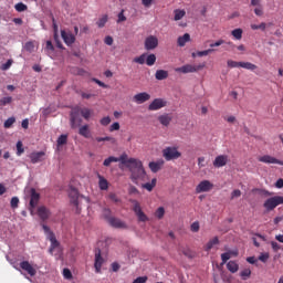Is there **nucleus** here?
Instances as JSON below:
<instances>
[{
  "label": "nucleus",
  "instance_id": "c03bdc74",
  "mask_svg": "<svg viewBox=\"0 0 283 283\" xmlns=\"http://www.w3.org/2000/svg\"><path fill=\"white\" fill-rule=\"evenodd\" d=\"M17 123V118L14 117H9L6 122H4V128L6 129H10V127H12V124Z\"/></svg>",
  "mask_w": 283,
  "mask_h": 283
},
{
  "label": "nucleus",
  "instance_id": "4be33fe9",
  "mask_svg": "<svg viewBox=\"0 0 283 283\" xmlns=\"http://www.w3.org/2000/svg\"><path fill=\"white\" fill-rule=\"evenodd\" d=\"M48 240H50V242H51L49 252L52 255L54 253V251H56V249H59V247H61V243L59 242V240H56V235L54 233H51V235Z\"/></svg>",
  "mask_w": 283,
  "mask_h": 283
},
{
  "label": "nucleus",
  "instance_id": "473e14b6",
  "mask_svg": "<svg viewBox=\"0 0 283 283\" xmlns=\"http://www.w3.org/2000/svg\"><path fill=\"white\" fill-rule=\"evenodd\" d=\"M156 63V54L151 53L146 57V65L151 67V65H155Z\"/></svg>",
  "mask_w": 283,
  "mask_h": 283
},
{
  "label": "nucleus",
  "instance_id": "774afa93",
  "mask_svg": "<svg viewBox=\"0 0 283 283\" xmlns=\"http://www.w3.org/2000/svg\"><path fill=\"white\" fill-rule=\"evenodd\" d=\"M259 260L260 262H266L269 260V253H261Z\"/></svg>",
  "mask_w": 283,
  "mask_h": 283
},
{
  "label": "nucleus",
  "instance_id": "9d476101",
  "mask_svg": "<svg viewBox=\"0 0 283 283\" xmlns=\"http://www.w3.org/2000/svg\"><path fill=\"white\" fill-rule=\"evenodd\" d=\"M61 38L65 45H74V43H76V36L70 31L61 30Z\"/></svg>",
  "mask_w": 283,
  "mask_h": 283
},
{
  "label": "nucleus",
  "instance_id": "f3484780",
  "mask_svg": "<svg viewBox=\"0 0 283 283\" xmlns=\"http://www.w3.org/2000/svg\"><path fill=\"white\" fill-rule=\"evenodd\" d=\"M41 200V195L36 192L35 189H31V199H30V208L36 209L39 201Z\"/></svg>",
  "mask_w": 283,
  "mask_h": 283
},
{
  "label": "nucleus",
  "instance_id": "e433bc0d",
  "mask_svg": "<svg viewBox=\"0 0 283 283\" xmlns=\"http://www.w3.org/2000/svg\"><path fill=\"white\" fill-rule=\"evenodd\" d=\"M103 216L107 222L114 218L112 217V210L109 208H104Z\"/></svg>",
  "mask_w": 283,
  "mask_h": 283
},
{
  "label": "nucleus",
  "instance_id": "052dcab7",
  "mask_svg": "<svg viewBox=\"0 0 283 283\" xmlns=\"http://www.w3.org/2000/svg\"><path fill=\"white\" fill-rule=\"evenodd\" d=\"M108 198H109V200H112V202H115V203L120 202V199H119L118 196H116V193H114V192H111V193L108 195Z\"/></svg>",
  "mask_w": 283,
  "mask_h": 283
},
{
  "label": "nucleus",
  "instance_id": "49530a36",
  "mask_svg": "<svg viewBox=\"0 0 283 283\" xmlns=\"http://www.w3.org/2000/svg\"><path fill=\"white\" fill-rule=\"evenodd\" d=\"M12 63H14L13 60H8L4 64L0 66V69L2 70V72H6L9 67H12Z\"/></svg>",
  "mask_w": 283,
  "mask_h": 283
},
{
  "label": "nucleus",
  "instance_id": "4c0bfd02",
  "mask_svg": "<svg viewBox=\"0 0 283 283\" xmlns=\"http://www.w3.org/2000/svg\"><path fill=\"white\" fill-rule=\"evenodd\" d=\"M242 29H234L232 30L231 34L234 36V39H237V41H240V39H242Z\"/></svg>",
  "mask_w": 283,
  "mask_h": 283
},
{
  "label": "nucleus",
  "instance_id": "338daca9",
  "mask_svg": "<svg viewBox=\"0 0 283 283\" xmlns=\"http://www.w3.org/2000/svg\"><path fill=\"white\" fill-rule=\"evenodd\" d=\"M240 196H242V191H240L239 189L233 190L231 193V200H233L234 198H240Z\"/></svg>",
  "mask_w": 283,
  "mask_h": 283
},
{
  "label": "nucleus",
  "instance_id": "09e8293b",
  "mask_svg": "<svg viewBox=\"0 0 283 283\" xmlns=\"http://www.w3.org/2000/svg\"><path fill=\"white\" fill-rule=\"evenodd\" d=\"M24 151H25V149H23V143L18 142L17 143V156H21Z\"/></svg>",
  "mask_w": 283,
  "mask_h": 283
},
{
  "label": "nucleus",
  "instance_id": "393cba45",
  "mask_svg": "<svg viewBox=\"0 0 283 283\" xmlns=\"http://www.w3.org/2000/svg\"><path fill=\"white\" fill-rule=\"evenodd\" d=\"M98 187L101 189V191H107V189H109V182L107 181V179H105V177L98 175Z\"/></svg>",
  "mask_w": 283,
  "mask_h": 283
},
{
  "label": "nucleus",
  "instance_id": "5701e85b",
  "mask_svg": "<svg viewBox=\"0 0 283 283\" xmlns=\"http://www.w3.org/2000/svg\"><path fill=\"white\" fill-rule=\"evenodd\" d=\"M158 120L160 125H163L164 127H169V125L171 124L172 117L169 114H164L158 117Z\"/></svg>",
  "mask_w": 283,
  "mask_h": 283
},
{
  "label": "nucleus",
  "instance_id": "5fc2aeb1",
  "mask_svg": "<svg viewBox=\"0 0 283 283\" xmlns=\"http://www.w3.org/2000/svg\"><path fill=\"white\" fill-rule=\"evenodd\" d=\"M241 64L242 62H235L233 60H228L227 62L228 67H240Z\"/></svg>",
  "mask_w": 283,
  "mask_h": 283
},
{
  "label": "nucleus",
  "instance_id": "4d7b16f0",
  "mask_svg": "<svg viewBox=\"0 0 283 283\" xmlns=\"http://www.w3.org/2000/svg\"><path fill=\"white\" fill-rule=\"evenodd\" d=\"M10 205H11V209H18L19 208V199H18V197L11 198Z\"/></svg>",
  "mask_w": 283,
  "mask_h": 283
},
{
  "label": "nucleus",
  "instance_id": "a19ab883",
  "mask_svg": "<svg viewBox=\"0 0 283 283\" xmlns=\"http://www.w3.org/2000/svg\"><path fill=\"white\" fill-rule=\"evenodd\" d=\"M10 103H12V97L10 96L0 98L1 107H6V105H10Z\"/></svg>",
  "mask_w": 283,
  "mask_h": 283
},
{
  "label": "nucleus",
  "instance_id": "13d9d810",
  "mask_svg": "<svg viewBox=\"0 0 283 283\" xmlns=\"http://www.w3.org/2000/svg\"><path fill=\"white\" fill-rule=\"evenodd\" d=\"M63 276L65 280H72V271H70V269L65 268L63 270Z\"/></svg>",
  "mask_w": 283,
  "mask_h": 283
},
{
  "label": "nucleus",
  "instance_id": "cd10ccee",
  "mask_svg": "<svg viewBox=\"0 0 283 283\" xmlns=\"http://www.w3.org/2000/svg\"><path fill=\"white\" fill-rule=\"evenodd\" d=\"M156 182H158V180L156 178H153L151 182L143 184L142 187L143 189H146V191H154V188L156 187Z\"/></svg>",
  "mask_w": 283,
  "mask_h": 283
},
{
  "label": "nucleus",
  "instance_id": "72a5a7b5",
  "mask_svg": "<svg viewBox=\"0 0 283 283\" xmlns=\"http://www.w3.org/2000/svg\"><path fill=\"white\" fill-rule=\"evenodd\" d=\"M174 12H175V21H180V19H182L185 14H187L185 10H180V9H176Z\"/></svg>",
  "mask_w": 283,
  "mask_h": 283
},
{
  "label": "nucleus",
  "instance_id": "b1692460",
  "mask_svg": "<svg viewBox=\"0 0 283 283\" xmlns=\"http://www.w3.org/2000/svg\"><path fill=\"white\" fill-rule=\"evenodd\" d=\"M190 41H191V35L189 33H185L182 36L178 38L177 43L179 48H185V45H187V43H189Z\"/></svg>",
  "mask_w": 283,
  "mask_h": 283
},
{
  "label": "nucleus",
  "instance_id": "ddd939ff",
  "mask_svg": "<svg viewBox=\"0 0 283 283\" xmlns=\"http://www.w3.org/2000/svg\"><path fill=\"white\" fill-rule=\"evenodd\" d=\"M20 269L22 271H25L31 277H34L36 275V269L30 264V261H22L20 262Z\"/></svg>",
  "mask_w": 283,
  "mask_h": 283
},
{
  "label": "nucleus",
  "instance_id": "412c9836",
  "mask_svg": "<svg viewBox=\"0 0 283 283\" xmlns=\"http://www.w3.org/2000/svg\"><path fill=\"white\" fill-rule=\"evenodd\" d=\"M38 216L45 222L52 216V212L46 207L42 206L38 208Z\"/></svg>",
  "mask_w": 283,
  "mask_h": 283
},
{
  "label": "nucleus",
  "instance_id": "bf43d9fd",
  "mask_svg": "<svg viewBox=\"0 0 283 283\" xmlns=\"http://www.w3.org/2000/svg\"><path fill=\"white\" fill-rule=\"evenodd\" d=\"M240 275L243 280H245L247 277H251V270L245 269V270L241 271Z\"/></svg>",
  "mask_w": 283,
  "mask_h": 283
},
{
  "label": "nucleus",
  "instance_id": "bb28decb",
  "mask_svg": "<svg viewBox=\"0 0 283 283\" xmlns=\"http://www.w3.org/2000/svg\"><path fill=\"white\" fill-rule=\"evenodd\" d=\"M216 244H220V239L218 237H214L206 244L205 251H211Z\"/></svg>",
  "mask_w": 283,
  "mask_h": 283
},
{
  "label": "nucleus",
  "instance_id": "c9c22d12",
  "mask_svg": "<svg viewBox=\"0 0 283 283\" xmlns=\"http://www.w3.org/2000/svg\"><path fill=\"white\" fill-rule=\"evenodd\" d=\"M146 59H147V54L144 53L140 56L135 57L133 61L134 63H138L139 65H145Z\"/></svg>",
  "mask_w": 283,
  "mask_h": 283
},
{
  "label": "nucleus",
  "instance_id": "3c124183",
  "mask_svg": "<svg viewBox=\"0 0 283 283\" xmlns=\"http://www.w3.org/2000/svg\"><path fill=\"white\" fill-rule=\"evenodd\" d=\"M190 230L192 231V233H198L200 231V223L198 221H195L190 226Z\"/></svg>",
  "mask_w": 283,
  "mask_h": 283
},
{
  "label": "nucleus",
  "instance_id": "f8f14e48",
  "mask_svg": "<svg viewBox=\"0 0 283 283\" xmlns=\"http://www.w3.org/2000/svg\"><path fill=\"white\" fill-rule=\"evenodd\" d=\"M104 262H105V260L101 255V249H96L95 250V263H94L95 273H101V269H103Z\"/></svg>",
  "mask_w": 283,
  "mask_h": 283
},
{
  "label": "nucleus",
  "instance_id": "c756f323",
  "mask_svg": "<svg viewBox=\"0 0 283 283\" xmlns=\"http://www.w3.org/2000/svg\"><path fill=\"white\" fill-rule=\"evenodd\" d=\"M78 134L84 138H90V125L81 126L78 129Z\"/></svg>",
  "mask_w": 283,
  "mask_h": 283
},
{
  "label": "nucleus",
  "instance_id": "2eb2a0df",
  "mask_svg": "<svg viewBox=\"0 0 283 283\" xmlns=\"http://www.w3.org/2000/svg\"><path fill=\"white\" fill-rule=\"evenodd\" d=\"M227 163H229V156L219 155L213 160V167L220 169V167H226Z\"/></svg>",
  "mask_w": 283,
  "mask_h": 283
},
{
  "label": "nucleus",
  "instance_id": "6ab92c4d",
  "mask_svg": "<svg viewBox=\"0 0 283 283\" xmlns=\"http://www.w3.org/2000/svg\"><path fill=\"white\" fill-rule=\"evenodd\" d=\"M71 129H76L77 127H81V123H83V119L78 118V114L76 112H71Z\"/></svg>",
  "mask_w": 283,
  "mask_h": 283
},
{
  "label": "nucleus",
  "instance_id": "20e7f679",
  "mask_svg": "<svg viewBox=\"0 0 283 283\" xmlns=\"http://www.w3.org/2000/svg\"><path fill=\"white\" fill-rule=\"evenodd\" d=\"M130 202L133 205V211L135 213V216L137 217L139 222H148L149 221V217H147V214H145V212H143V208H140V202H138V200L136 199H130Z\"/></svg>",
  "mask_w": 283,
  "mask_h": 283
},
{
  "label": "nucleus",
  "instance_id": "2f4dec72",
  "mask_svg": "<svg viewBox=\"0 0 283 283\" xmlns=\"http://www.w3.org/2000/svg\"><path fill=\"white\" fill-rule=\"evenodd\" d=\"M81 116H83V118H85V120H90V117L92 116V109L90 108H82L80 111Z\"/></svg>",
  "mask_w": 283,
  "mask_h": 283
},
{
  "label": "nucleus",
  "instance_id": "6e6d98bb",
  "mask_svg": "<svg viewBox=\"0 0 283 283\" xmlns=\"http://www.w3.org/2000/svg\"><path fill=\"white\" fill-rule=\"evenodd\" d=\"M45 50L49 54H52V52H54V44H52V41H46Z\"/></svg>",
  "mask_w": 283,
  "mask_h": 283
},
{
  "label": "nucleus",
  "instance_id": "ea45409f",
  "mask_svg": "<svg viewBox=\"0 0 283 283\" xmlns=\"http://www.w3.org/2000/svg\"><path fill=\"white\" fill-rule=\"evenodd\" d=\"M63 145H67V135H61L57 138V147H61Z\"/></svg>",
  "mask_w": 283,
  "mask_h": 283
},
{
  "label": "nucleus",
  "instance_id": "79ce46f5",
  "mask_svg": "<svg viewBox=\"0 0 283 283\" xmlns=\"http://www.w3.org/2000/svg\"><path fill=\"white\" fill-rule=\"evenodd\" d=\"M17 12H25L28 10V6L23 4V2H19L14 6Z\"/></svg>",
  "mask_w": 283,
  "mask_h": 283
},
{
  "label": "nucleus",
  "instance_id": "a878e982",
  "mask_svg": "<svg viewBox=\"0 0 283 283\" xmlns=\"http://www.w3.org/2000/svg\"><path fill=\"white\" fill-rule=\"evenodd\" d=\"M169 77V72L165 71V70H157L155 73V78L157 81H165V78Z\"/></svg>",
  "mask_w": 283,
  "mask_h": 283
},
{
  "label": "nucleus",
  "instance_id": "f03ea898",
  "mask_svg": "<svg viewBox=\"0 0 283 283\" xmlns=\"http://www.w3.org/2000/svg\"><path fill=\"white\" fill-rule=\"evenodd\" d=\"M182 156V153L178 150L176 146H168L163 150V157L165 160H178Z\"/></svg>",
  "mask_w": 283,
  "mask_h": 283
},
{
  "label": "nucleus",
  "instance_id": "f257e3e1",
  "mask_svg": "<svg viewBox=\"0 0 283 283\" xmlns=\"http://www.w3.org/2000/svg\"><path fill=\"white\" fill-rule=\"evenodd\" d=\"M112 163H120L122 165H125L128 171H130V180L135 185H138V180L145 181V178H147L143 161L136 158H129L127 153H123L119 157L111 156L104 160L103 165L104 167H109Z\"/></svg>",
  "mask_w": 283,
  "mask_h": 283
},
{
  "label": "nucleus",
  "instance_id": "aec40b11",
  "mask_svg": "<svg viewBox=\"0 0 283 283\" xmlns=\"http://www.w3.org/2000/svg\"><path fill=\"white\" fill-rule=\"evenodd\" d=\"M108 224H111V227H114V229H127V223L115 217L109 219Z\"/></svg>",
  "mask_w": 283,
  "mask_h": 283
},
{
  "label": "nucleus",
  "instance_id": "58836bf2",
  "mask_svg": "<svg viewBox=\"0 0 283 283\" xmlns=\"http://www.w3.org/2000/svg\"><path fill=\"white\" fill-rule=\"evenodd\" d=\"M155 216L158 218V220H163L165 218V208L159 207L156 211H155Z\"/></svg>",
  "mask_w": 283,
  "mask_h": 283
},
{
  "label": "nucleus",
  "instance_id": "a211bd4d",
  "mask_svg": "<svg viewBox=\"0 0 283 283\" xmlns=\"http://www.w3.org/2000/svg\"><path fill=\"white\" fill-rule=\"evenodd\" d=\"M133 98L135 103H137L138 105H143V103H147V101L151 98V95H149V93L147 92H143V93L136 94Z\"/></svg>",
  "mask_w": 283,
  "mask_h": 283
},
{
  "label": "nucleus",
  "instance_id": "de8ad7c7",
  "mask_svg": "<svg viewBox=\"0 0 283 283\" xmlns=\"http://www.w3.org/2000/svg\"><path fill=\"white\" fill-rule=\"evenodd\" d=\"M107 15H103L98 21H97V27L98 28H105V24L107 23Z\"/></svg>",
  "mask_w": 283,
  "mask_h": 283
},
{
  "label": "nucleus",
  "instance_id": "4468645a",
  "mask_svg": "<svg viewBox=\"0 0 283 283\" xmlns=\"http://www.w3.org/2000/svg\"><path fill=\"white\" fill-rule=\"evenodd\" d=\"M32 165H36V163H43L45 159V151H34L29 156Z\"/></svg>",
  "mask_w": 283,
  "mask_h": 283
},
{
  "label": "nucleus",
  "instance_id": "0eeeda50",
  "mask_svg": "<svg viewBox=\"0 0 283 283\" xmlns=\"http://www.w3.org/2000/svg\"><path fill=\"white\" fill-rule=\"evenodd\" d=\"M163 107H167V101L164 98H155L148 106L149 112H158V109H163Z\"/></svg>",
  "mask_w": 283,
  "mask_h": 283
},
{
  "label": "nucleus",
  "instance_id": "7c9ffc66",
  "mask_svg": "<svg viewBox=\"0 0 283 283\" xmlns=\"http://www.w3.org/2000/svg\"><path fill=\"white\" fill-rule=\"evenodd\" d=\"M240 67H243V70H250L251 72H254V70H258V65L251 62H241Z\"/></svg>",
  "mask_w": 283,
  "mask_h": 283
},
{
  "label": "nucleus",
  "instance_id": "69168bd1",
  "mask_svg": "<svg viewBox=\"0 0 283 283\" xmlns=\"http://www.w3.org/2000/svg\"><path fill=\"white\" fill-rule=\"evenodd\" d=\"M147 280H149L147 276H138L133 283H147Z\"/></svg>",
  "mask_w": 283,
  "mask_h": 283
},
{
  "label": "nucleus",
  "instance_id": "0e129e2a",
  "mask_svg": "<svg viewBox=\"0 0 283 283\" xmlns=\"http://www.w3.org/2000/svg\"><path fill=\"white\" fill-rule=\"evenodd\" d=\"M198 167H199V169H202V167H207V163H206L205 157H199L198 158Z\"/></svg>",
  "mask_w": 283,
  "mask_h": 283
},
{
  "label": "nucleus",
  "instance_id": "680f3d73",
  "mask_svg": "<svg viewBox=\"0 0 283 283\" xmlns=\"http://www.w3.org/2000/svg\"><path fill=\"white\" fill-rule=\"evenodd\" d=\"M271 247L274 251V253H277V251H280V249H282V245H280L277 242L275 241H271Z\"/></svg>",
  "mask_w": 283,
  "mask_h": 283
},
{
  "label": "nucleus",
  "instance_id": "a18cd8bd",
  "mask_svg": "<svg viewBox=\"0 0 283 283\" xmlns=\"http://www.w3.org/2000/svg\"><path fill=\"white\" fill-rule=\"evenodd\" d=\"M211 52H216V49H208L205 51H199V52H197V56H209V54H211Z\"/></svg>",
  "mask_w": 283,
  "mask_h": 283
},
{
  "label": "nucleus",
  "instance_id": "9b49d317",
  "mask_svg": "<svg viewBox=\"0 0 283 283\" xmlns=\"http://www.w3.org/2000/svg\"><path fill=\"white\" fill-rule=\"evenodd\" d=\"M158 48V38L156 35H149L145 40V50H156Z\"/></svg>",
  "mask_w": 283,
  "mask_h": 283
},
{
  "label": "nucleus",
  "instance_id": "e2e57ef3",
  "mask_svg": "<svg viewBox=\"0 0 283 283\" xmlns=\"http://www.w3.org/2000/svg\"><path fill=\"white\" fill-rule=\"evenodd\" d=\"M109 123H112V118H109V116L103 117L101 119V125H103L104 127H107V125H109Z\"/></svg>",
  "mask_w": 283,
  "mask_h": 283
},
{
  "label": "nucleus",
  "instance_id": "39448f33",
  "mask_svg": "<svg viewBox=\"0 0 283 283\" xmlns=\"http://www.w3.org/2000/svg\"><path fill=\"white\" fill-rule=\"evenodd\" d=\"M283 205V197L282 196H274L266 199L263 203V207L266 211H273L276 207Z\"/></svg>",
  "mask_w": 283,
  "mask_h": 283
},
{
  "label": "nucleus",
  "instance_id": "f704fd0d",
  "mask_svg": "<svg viewBox=\"0 0 283 283\" xmlns=\"http://www.w3.org/2000/svg\"><path fill=\"white\" fill-rule=\"evenodd\" d=\"M251 30H261L264 32L266 30V24L264 22H261L260 24H251L250 25Z\"/></svg>",
  "mask_w": 283,
  "mask_h": 283
},
{
  "label": "nucleus",
  "instance_id": "8fccbe9b",
  "mask_svg": "<svg viewBox=\"0 0 283 283\" xmlns=\"http://www.w3.org/2000/svg\"><path fill=\"white\" fill-rule=\"evenodd\" d=\"M229 260H231V253L224 252L221 254L222 264H227V262H229Z\"/></svg>",
  "mask_w": 283,
  "mask_h": 283
},
{
  "label": "nucleus",
  "instance_id": "603ef678",
  "mask_svg": "<svg viewBox=\"0 0 283 283\" xmlns=\"http://www.w3.org/2000/svg\"><path fill=\"white\" fill-rule=\"evenodd\" d=\"M117 17V23H123V21H127V17H125V9H122Z\"/></svg>",
  "mask_w": 283,
  "mask_h": 283
},
{
  "label": "nucleus",
  "instance_id": "7ed1b4c3",
  "mask_svg": "<svg viewBox=\"0 0 283 283\" xmlns=\"http://www.w3.org/2000/svg\"><path fill=\"white\" fill-rule=\"evenodd\" d=\"M67 193L71 205L76 208V213H81V208H78V199L83 198V196H81V193H78V189L74 188L73 186L69 187Z\"/></svg>",
  "mask_w": 283,
  "mask_h": 283
},
{
  "label": "nucleus",
  "instance_id": "dca6fc26",
  "mask_svg": "<svg viewBox=\"0 0 283 283\" xmlns=\"http://www.w3.org/2000/svg\"><path fill=\"white\" fill-rule=\"evenodd\" d=\"M164 166H165V160L163 159H159L157 161H150L148 164V167L150 171H153V174H158V171H160V169H163Z\"/></svg>",
  "mask_w": 283,
  "mask_h": 283
},
{
  "label": "nucleus",
  "instance_id": "1a4fd4ad",
  "mask_svg": "<svg viewBox=\"0 0 283 283\" xmlns=\"http://www.w3.org/2000/svg\"><path fill=\"white\" fill-rule=\"evenodd\" d=\"M213 189V184L209 180H202L197 187H196V193H206L207 191H211Z\"/></svg>",
  "mask_w": 283,
  "mask_h": 283
},
{
  "label": "nucleus",
  "instance_id": "423d86ee",
  "mask_svg": "<svg viewBox=\"0 0 283 283\" xmlns=\"http://www.w3.org/2000/svg\"><path fill=\"white\" fill-rule=\"evenodd\" d=\"M205 69V64H199V65H191V64H186L181 67L175 69V72H180L181 74H193L195 72H200V70Z\"/></svg>",
  "mask_w": 283,
  "mask_h": 283
},
{
  "label": "nucleus",
  "instance_id": "6e6552de",
  "mask_svg": "<svg viewBox=\"0 0 283 283\" xmlns=\"http://www.w3.org/2000/svg\"><path fill=\"white\" fill-rule=\"evenodd\" d=\"M259 163H264L265 165H281L283 166V161L271 156V155H264L258 158Z\"/></svg>",
  "mask_w": 283,
  "mask_h": 283
},
{
  "label": "nucleus",
  "instance_id": "c85d7f7f",
  "mask_svg": "<svg viewBox=\"0 0 283 283\" xmlns=\"http://www.w3.org/2000/svg\"><path fill=\"white\" fill-rule=\"evenodd\" d=\"M227 269L230 271V273H238V270L240 269V265L235 263V261H229L227 263Z\"/></svg>",
  "mask_w": 283,
  "mask_h": 283
},
{
  "label": "nucleus",
  "instance_id": "37998d69",
  "mask_svg": "<svg viewBox=\"0 0 283 283\" xmlns=\"http://www.w3.org/2000/svg\"><path fill=\"white\" fill-rule=\"evenodd\" d=\"M96 142L97 143H105V142L116 143V139L113 137L106 136V137H96Z\"/></svg>",
  "mask_w": 283,
  "mask_h": 283
},
{
  "label": "nucleus",
  "instance_id": "864d4df0",
  "mask_svg": "<svg viewBox=\"0 0 283 283\" xmlns=\"http://www.w3.org/2000/svg\"><path fill=\"white\" fill-rule=\"evenodd\" d=\"M254 14L256 17H263L264 15V8L262 7V4L254 9Z\"/></svg>",
  "mask_w": 283,
  "mask_h": 283
}]
</instances>
